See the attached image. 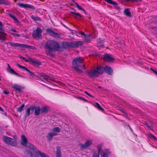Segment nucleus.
Here are the masks:
<instances>
[{
  "label": "nucleus",
  "instance_id": "f257e3e1",
  "mask_svg": "<svg viewBox=\"0 0 157 157\" xmlns=\"http://www.w3.org/2000/svg\"><path fill=\"white\" fill-rule=\"evenodd\" d=\"M44 47L48 50L46 52L47 55L51 56H54L53 52L55 51H59L60 49V47L56 41L52 40L47 41Z\"/></svg>",
  "mask_w": 157,
  "mask_h": 157
},
{
  "label": "nucleus",
  "instance_id": "f03ea898",
  "mask_svg": "<svg viewBox=\"0 0 157 157\" xmlns=\"http://www.w3.org/2000/svg\"><path fill=\"white\" fill-rule=\"evenodd\" d=\"M103 70L105 72L109 75H111L113 72L112 69L109 66H105L104 69L102 67L98 66L95 69L89 71L87 75L90 77H97L100 74H101L103 73Z\"/></svg>",
  "mask_w": 157,
  "mask_h": 157
},
{
  "label": "nucleus",
  "instance_id": "7ed1b4c3",
  "mask_svg": "<svg viewBox=\"0 0 157 157\" xmlns=\"http://www.w3.org/2000/svg\"><path fill=\"white\" fill-rule=\"evenodd\" d=\"M83 62V59L81 57L74 59L73 61L72 65L74 69L78 72H82V70L86 68L84 64H81Z\"/></svg>",
  "mask_w": 157,
  "mask_h": 157
},
{
  "label": "nucleus",
  "instance_id": "20e7f679",
  "mask_svg": "<svg viewBox=\"0 0 157 157\" xmlns=\"http://www.w3.org/2000/svg\"><path fill=\"white\" fill-rule=\"evenodd\" d=\"M40 153H42L37 150L35 147L30 149L26 150L25 152L27 157H39V155L40 156Z\"/></svg>",
  "mask_w": 157,
  "mask_h": 157
},
{
  "label": "nucleus",
  "instance_id": "39448f33",
  "mask_svg": "<svg viewBox=\"0 0 157 157\" xmlns=\"http://www.w3.org/2000/svg\"><path fill=\"white\" fill-rule=\"evenodd\" d=\"M82 42L80 41H75L74 42H65L63 44V46L64 48H76L82 45Z\"/></svg>",
  "mask_w": 157,
  "mask_h": 157
},
{
  "label": "nucleus",
  "instance_id": "423d86ee",
  "mask_svg": "<svg viewBox=\"0 0 157 157\" xmlns=\"http://www.w3.org/2000/svg\"><path fill=\"white\" fill-rule=\"evenodd\" d=\"M21 137V143L22 145L29 148V149L33 148L34 146L32 144L27 142V138L24 135H22Z\"/></svg>",
  "mask_w": 157,
  "mask_h": 157
},
{
  "label": "nucleus",
  "instance_id": "0eeeda50",
  "mask_svg": "<svg viewBox=\"0 0 157 157\" xmlns=\"http://www.w3.org/2000/svg\"><path fill=\"white\" fill-rule=\"evenodd\" d=\"M3 140L5 143L8 145L15 146L17 144L16 139H12L11 138L4 136L3 137Z\"/></svg>",
  "mask_w": 157,
  "mask_h": 157
},
{
  "label": "nucleus",
  "instance_id": "6e6552de",
  "mask_svg": "<svg viewBox=\"0 0 157 157\" xmlns=\"http://www.w3.org/2000/svg\"><path fill=\"white\" fill-rule=\"evenodd\" d=\"M41 29L39 28H37L33 33V37L35 38H39L41 36Z\"/></svg>",
  "mask_w": 157,
  "mask_h": 157
},
{
  "label": "nucleus",
  "instance_id": "1a4fd4ad",
  "mask_svg": "<svg viewBox=\"0 0 157 157\" xmlns=\"http://www.w3.org/2000/svg\"><path fill=\"white\" fill-rule=\"evenodd\" d=\"M92 140H87L84 144H79L80 148L82 149H85L89 147L92 143Z\"/></svg>",
  "mask_w": 157,
  "mask_h": 157
},
{
  "label": "nucleus",
  "instance_id": "9d476101",
  "mask_svg": "<svg viewBox=\"0 0 157 157\" xmlns=\"http://www.w3.org/2000/svg\"><path fill=\"white\" fill-rule=\"evenodd\" d=\"M7 65V70L8 72L12 74H14L19 77H23V76L18 75L13 69L12 68L9 64L8 63Z\"/></svg>",
  "mask_w": 157,
  "mask_h": 157
},
{
  "label": "nucleus",
  "instance_id": "9b49d317",
  "mask_svg": "<svg viewBox=\"0 0 157 157\" xmlns=\"http://www.w3.org/2000/svg\"><path fill=\"white\" fill-rule=\"evenodd\" d=\"M16 65L22 70L27 72L32 77L34 76V75L25 67L21 66L18 63Z\"/></svg>",
  "mask_w": 157,
  "mask_h": 157
},
{
  "label": "nucleus",
  "instance_id": "f8f14e48",
  "mask_svg": "<svg viewBox=\"0 0 157 157\" xmlns=\"http://www.w3.org/2000/svg\"><path fill=\"white\" fill-rule=\"evenodd\" d=\"M46 32L49 34L51 36L56 38L59 37V35L58 34L55 32L54 31L49 29H46Z\"/></svg>",
  "mask_w": 157,
  "mask_h": 157
},
{
  "label": "nucleus",
  "instance_id": "ddd939ff",
  "mask_svg": "<svg viewBox=\"0 0 157 157\" xmlns=\"http://www.w3.org/2000/svg\"><path fill=\"white\" fill-rule=\"evenodd\" d=\"M34 106H32L27 108L26 111V116H29L30 114H32L34 112Z\"/></svg>",
  "mask_w": 157,
  "mask_h": 157
},
{
  "label": "nucleus",
  "instance_id": "4468645a",
  "mask_svg": "<svg viewBox=\"0 0 157 157\" xmlns=\"http://www.w3.org/2000/svg\"><path fill=\"white\" fill-rule=\"evenodd\" d=\"M18 5L24 8H29L31 9H33L34 8L32 6L28 4H25L23 3H20L18 4Z\"/></svg>",
  "mask_w": 157,
  "mask_h": 157
},
{
  "label": "nucleus",
  "instance_id": "2eb2a0df",
  "mask_svg": "<svg viewBox=\"0 0 157 157\" xmlns=\"http://www.w3.org/2000/svg\"><path fill=\"white\" fill-rule=\"evenodd\" d=\"M0 31V40L2 42H4L6 40V33L2 30Z\"/></svg>",
  "mask_w": 157,
  "mask_h": 157
},
{
  "label": "nucleus",
  "instance_id": "dca6fc26",
  "mask_svg": "<svg viewBox=\"0 0 157 157\" xmlns=\"http://www.w3.org/2000/svg\"><path fill=\"white\" fill-rule=\"evenodd\" d=\"M104 59L107 62L112 61L114 60V59L108 54L104 55Z\"/></svg>",
  "mask_w": 157,
  "mask_h": 157
},
{
  "label": "nucleus",
  "instance_id": "f3484780",
  "mask_svg": "<svg viewBox=\"0 0 157 157\" xmlns=\"http://www.w3.org/2000/svg\"><path fill=\"white\" fill-rule=\"evenodd\" d=\"M34 111H35V115L38 116L40 114V112H41V109L39 106H34Z\"/></svg>",
  "mask_w": 157,
  "mask_h": 157
},
{
  "label": "nucleus",
  "instance_id": "a211bd4d",
  "mask_svg": "<svg viewBox=\"0 0 157 157\" xmlns=\"http://www.w3.org/2000/svg\"><path fill=\"white\" fill-rule=\"evenodd\" d=\"M57 134L55 132H49L47 136V139L48 140H51L53 136L57 135Z\"/></svg>",
  "mask_w": 157,
  "mask_h": 157
},
{
  "label": "nucleus",
  "instance_id": "6ab92c4d",
  "mask_svg": "<svg viewBox=\"0 0 157 157\" xmlns=\"http://www.w3.org/2000/svg\"><path fill=\"white\" fill-rule=\"evenodd\" d=\"M97 46L98 47H102L103 45L104 40L101 38L98 39L97 40Z\"/></svg>",
  "mask_w": 157,
  "mask_h": 157
},
{
  "label": "nucleus",
  "instance_id": "aec40b11",
  "mask_svg": "<svg viewBox=\"0 0 157 157\" xmlns=\"http://www.w3.org/2000/svg\"><path fill=\"white\" fill-rule=\"evenodd\" d=\"M100 111L103 112H104V110L100 105L97 102H95L93 104Z\"/></svg>",
  "mask_w": 157,
  "mask_h": 157
},
{
  "label": "nucleus",
  "instance_id": "412c9836",
  "mask_svg": "<svg viewBox=\"0 0 157 157\" xmlns=\"http://www.w3.org/2000/svg\"><path fill=\"white\" fill-rule=\"evenodd\" d=\"M102 145L101 144H99L98 145V146H97V148H98V152L99 153H100V154L101 155V154L102 153L103 151V150H107L108 151V154L109 153H110V151H109L108 149H104V150H103L101 151V148L102 147Z\"/></svg>",
  "mask_w": 157,
  "mask_h": 157
},
{
  "label": "nucleus",
  "instance_id": "4be33fe9",
  "mask_svg": "<svg viewBox=\"0 0 157 157\" xmlns=\"http://www.w3.org/2000/svg\"><path fill=\"white\" fill-rule=\"evenodd\" d=\"M60 148L59 146L57 147V151L56 152V157H61V154L60 151Z\"/></svg>",
  "mask_w": 157,
  "mask_h": 157
},
{
  "label": "nucleus",
  "instance_id": "5701e85b",
  "mask_svg": "<svg viewBox=\"0 0 157 157\" xmlns=\"http://www.w3.org/2000/svg\"><path fill=\"white\" fill-rule=\"evenodd\" d=\"M104 1L112 5L115 6H117L118 5V3L117 2L113 1L112 0H104Z\"/></svg>",
  "mask_w": 157,
  "mask_h": 157
},
{
  "label": "nucleus",
  "instance_id": "b1692460",
  "mask_svg": "<svg viewBox=\"0 0 157 157\" xmlns=\"http://www.w3.org/2000/svg\"><path fill=\"white\" fill-rule=\"evenodd\" d=\"M91 35L90 34L89 35H86L85 36H83L84 40L85 42H90V38Z\"/></svg>",
  "mask_w": 157,
  "mask_h": 157
},
{
  "label": "nucleus",
  "instance_id": "393cba45",
  "mask_svg": "<svg viewBox=\"0 0 157 157\" xmlns=\"http://www.w3.org/2000/svg\"><path fill=\"white\" fill-rule=\"evenodd\" d=\"M32 63L35 65H39L41 64V63L40 61L33 59Z\"/></svg>",
  "mask_w": 157,
  "mask_h": 157
},
{
  "label": "nucleus",
  "instance_id": "a878e982",
  "mask_svg": "<svg viewBox=\"0 0 157 157\" xmlns=\"http://www.w3.org/2000/svg\"><path fill=\"white\" fill-rule=\"evenodd\" d=\"M108 151L107 150H103L101 154V157H108Z\"/></svg>",
  "mask_w": 157,
  "mask_h": 157
},
{
  "label": "nucleus",
  "instance_id": "bb28decb",
  "mask_svg": "<svg viewBox=\"0 0 157 157\" xmlns=\"http://www.w3.org/2000/svg\"><path fill=\"white\" fill-rule=\"evenodd\" d=\"M21 48H25L28 49H34L35 48V47L33 46H31L30 45H27L25 44H21Z\"/></svg>",
  "mask_w": 157,
  "mask_h": 157
},
{
  "label": "nucleus",
  "instance_id": "cd10ccee",
  "mask_svg": "<svg viewBox=\"0 0 157 157\" xmlns=\"http://www.w3.org/2000/svg\"><path fill=\"white\" fill-rule=\"evenodd\" d=\"M7 43L10 44V45H11L12 46H15V47L19 46L21 47V44H19V43H12V42H8Z\"/></svg>",
  "mask_w": 157,
  "mask_h": 157
},
{
  "label": "nucleus",
  "instance_id": "c85d7f7f",
  "mask_svg": "<svg viewBox=\"0 0 157 157\" xmlns=\"http://www.w3.org/2000/svg\"><path fill=\"white\" fill-rule=\"evenodd\" d=\"M125 14L127 16L130 17L131 16V14L130 12L129 11L128 9H125L124 11Z\"/></svg>",
  "mask_w": 157,
  "mask_h": 157
},
{
  "label": "nucleus",
  "instance_id": "c756f323",
  "mask_svg": "<svg viewBox=\"0 0 157 157\" xmlns=\"http://www.w3.org/2000/svg\"><path fill=\"white\" fill-rule=\"evenodd\" d=\"M8 14L10 17L12 18L17 23L19 22L18 20L16 18L14 15H12L11 14L9 13H8Z\"/></svg>",
  "mask_w": 157,
  "mask_h": 157
},
{
  "label": "nucleus",
  "instance_id": "7c9ffc66",
  "mask_svg": "<svg viewBox=\"0 0 157 157\" xmlns=\"http://www.w3.org/2000/svg\"><path fill=\"white\" fill-rule=\"evenodd\" d=\"M13 88L19 91H21L22 89V87L21 86L17 84H15L13 86Z\"/></svg>",
  "mask_w": 157,
  "mask_h": 157
},
{
  "label": "nucleus",
  "instance_id": "2f4dec72",
  "mask_svg": "<svg viewBox=\"0 0 157 157\" xmlns=\"http://www.w3.org/2000/svg\"><path fill=\"white\" fill-rule=\"evenodd\" d=\"M74 6H75L77 7L78 9L82 10L84 12H85V10L83 9L77 3L75 2Z\"/></svg>",
  "mask_w": 157,
  "mask_h": 157
},
{
  "label": "nucleus",
  "instance_id": "473e14b6",
  "mask_svg": "<svg viewBox=\"0 0 157 157\" xmlns=\"http://www.w3.org/2000/svg\"><path fill=\"white\" fill-rule=\"evenodd\" d=\"M147 135H148V137L149 138H151V139L152 140H157L156 138L153 134H152L151 133H150V134H148Z\"/></svg>",
  "mask_w": 157,
  "mask_h": 157
},
{
  "label": "nucleus",
  "instance_id": "72a5a7b5",
  "mask_svg": "<svg viewBox=\"0 0 157 157\" xmlns=\"http://www.w3.org/2000/svg\"><path fill=\"white\" fill-rule=\"evenodd\" d=\"M31 17L32 18V19L34 21L40 20V18L38 16H31Z\"/></svg>",
  "mask_w": 157,
  "mask_h": 157
},
{
  "label": "nucleus",
  "instance_id": "f704fd0d",
  "mask_svg": "<svg viewBox=\"0 0 157 157\" xmlns=\"http://www.w3.org/2000/svg\"><path fill=\"white\" fill-rule=\"evenodd\" d=\"M52 131L58 133L60 132L61 129L59 127H56L53 128L52 129Z\"/></svg>",
  "mask_w": 157,
  "mask_h": 157
},
{
  "label": "nucleus",
  "instance_id": "c9c22d12",
  "mask_svg": "<svg viewBox=\"0 0 157 157\" xmlns=\"http://www.w3.org/2000/svg\"><path fill=\"white\" fill-rule=\"evenodd\" d=\"M25 106V105L23 104L21 106H20L17 109V111L18 112H20L22 111V110L24 107Z\"/></svg>",
  "mask_w": 157,
  "mask_h": 157
},
{
  "label": "nucleus",
  "instance_id": "e433bc0d",
  "mask_svg": "<svg viewBox=\"0 0 157 157\" xmlns=\"http://www.w3.org/2000/svg\"><path fill=\"white\" fill-rule=\"evenodd\" d=\"M41 112L42 113H44L47 112L48 111V109L46 107H44L41 108Z\"/></svg>",
  "mask_w": 157,
  "mask_h": 157
},
{
  "label": "nucleus",
  "instance_id": "4c0bfd02",
  "mask_svg": "<svg viewBox=\"0 0 157 157\" xmlns=\"http://www.w3.org/2000/svg\"><path fill=\"white\" fill-rule=\"evenodd\" d=\"M33 59H32L30 57H28L27 60H25V61L26 62H29L32 63Z\"/></svg>",
  "mask_w": 157,
  "mask_h": 157
},
{
  "label": "nucleus",
  "instance_id": "58836bf2",
  "mask_svg": "<svg viewBox=\"0 0 157 157\" xmlns=\"http://www.w3.org/2000/svg\"><path fill=\"white\" fill-rule=\"evenodd\" d=\"M71 13L74 15H75L76 16H78L80 17H81L82 16L81 14H80L78 13H76L73 11L71 12Z\"/></svg>",
  "mask_w": 157,
  "mask_h": 157
},
{
  "label": "nucleus",
  "instance_id": "ea45409f",
  "mask_svg": "<svg viewBox=\"0 0 157 157\" xmlns=\"http://www.w3.org/2000/svg\"><path fill=\"white\" fill-rule=\"evenodd\" d=\"M125 2L132 1V2H139L142 1V0H124Z\"/></svg>",
  "mask_w": 157,
  "mask_h": 157
},
{
  "label": "nucleus",
  "instance_id": "a19ab883",
  "mask_svg": "<svg viewBox=\"0 0 157 157\" xmlns=\"http://www.w3.org/2000/svg\"><path fill=\"white\" fill-rule=\"evenodd\" d=\"M92 157H99V155L97 152H94L93 153Z\"/></svg>",
  "mask_w": 157,
  "mask_h": 157
},
{
  "label": "nucleus",
  "instance_id": "79ce46f5",
  "mask_svg": "<svg viewBox=\"0 0 157 157\" xmlns=\"http://www.w3.org/2000/svg\"><path fill=\"white\" fill-rule=\"evenodd\" d=\"M41 157H49L46 154L43 153H40Z\"/></svg>",
  "mask_w": 157,
  "mask_h": 157
},
{
  "label": "nucleus",
  "instance_id": "37998d69",
  "mask_svg": "<svg viewBox=\"0 0 157 157\" xmlns=\"http://www.w3.org/2000/svg\"><path fill=\"white\" fill-rule=\"evenodd\" d=\"M10 34L15 36H17V37H19L20 36V35H19V34H15V33H11L10 32Z\"/></svg>",
  "mask_w": 157,
  "mask_h": 157
},
{
  "label": "nucleus",
  "instance_id": "c03bdc74",
  "mask_svg": "<svg viewBox=\"0 0 157 157\" xmlns=\"http://www.w3.org/2000/svg\"><path fill=\"white\" fill-rule=\"evenodd\" d=\"M84 92L87 95H88L90 97L94 98V96H92V95H91L90 94H89L87 92L85 91Z\"/></svg>",
  "mask_w": 157,
  "mask_h": 157
},
{
  "label": "nucleus",
  "instance_id": "a18cd8bd",
  "mask_svg": "<svg viewBox=\"0 0 157 157\" xmlns=\"http://www.w3.org/2000/svg\"><path fill=\"white\" fill-rule=\"evenodd\" d=\"M5 3V0H0V4H2Z\"/></svg>",
  "mask_w": 157,
  "mask_h": 157
},
{
  "label": "nucleus",
  "instance_id": "49530a36",
  "mask_svg": "<svg viewBox=\"0 0 157 157\" xmlns=\"http://www.w3.org/2000/svg\"><path fill=\"white\" fill-rule=\"evenodd\" d=\"M2 22L0 21V30H2Z\"/></svg>",
  "mask_w": 157,
  "mask_h": 157
},
{
  "label": "nucleus",
  "instance_id": "de8ad7c7",
  "mask_svg": "<svg viewBox=\"0 0 157 157\" xmlns=\"http://www.w3.org/2000/svg\"><path fill=\"white\" fill-rule=\"evenodd\" d=\"M10 31H11L12 32H17V30L15 29H11Z\"/></svg>",
  "mask_w": 157,
  "mask_h": 157
},
{
  "label": "nucleus",
  "instance_id": "09e8293b",
  "mask_svg": "<svg viewBox=\"0 0 157 157\" xmlns=\"http://www.w3.org/2000/svg\"><path fill=\"white\" fill-rule=\"evenodd\" d=\"M3 93L6 94H9V92H7L6 91H4L3 92Z\"/></svg>",
  "mask_w": 157,
  "mask_h": 157
},
{
  "label": "nucleus",
  "instance_id": "8fccbe9b",
  "mask_svg": "<svg viewBox=\"0 0 157 157\" xmlns=\"http://www.w3.org/2000/svg\"><path fill=\"white\" fill-rule=\"evenodd\" d=\"M119 109L120 111H122L123 113H124V111L123 110V109L122 108H119Z\"/></svg>",
  "mask_w": 157,
  "mask_h": 157
},
{
  "label": "nucleus",
  "instance_id": "3c124183",
  "mask_svg": "<svg viewBox=\"0 0 157 157\" xmlns=\"http://www.w3.org/2000/svg\"><path fill=\"white\" fill-rule=\"evenodd\" d=\"M22 36H23V37H25L26 38H29V37L28 36H26L25 35H24V34H22Z\"/></svg>",
  "mask_w": 157,
  "mask_h": 157
},
{
  "label": "nucleus",
  "instance_id": "603ef678",
  "mask_svg": "<svg viewBox=\"0 0 157 157\" xmlns=\"http://www.w3.org/2000/svg\"><path fill=\"white\" fill-rule=\"evenodd\" d=\"M151 70H152V71H153V72H154V73H155L156 75H157V71H154V70H153L152 69V68H151Z\"/></svg>",
  "mask_w": 157,
  "mask_h": 157
},
{
  "label": "nucleus",
  "instance_id": "864d4df0",
  "mask_svg": "<svg viewBox=\"0 0 157 157\" xmlns=\"http://www.w3.org/2000/svg\"><path fill=\"white\" fill-rule=\"evenodd\" d=\"M81 34L83 36H85L86 35L83 32H81Z\"/></svg>",
  "mask_w": 157,
  "mask_h": 157
},
{
  "label": "nucleus",
  "instance_id": "5fc2aeb1",
  "mask_svg": "<svg viewBox=\"0 0 157 157\" xmlns=\"http://www.w3.org/2000/svg\"><path fill=\"white\" fill-rule=\"evenodd\" d=\"M0 111L3 112L4 110L0 106Z\"/></svg>",
  "mask_w": 157,
  "mask_h": 157
},
{
  "label": "nucleus",
  "instance_id": "6e6d98bb",
  "mask_svg": "<svg viewBox=\"0 0 157 157\" xmlns=\"http://www.w3.org/2000/svg\"><path fill=\"white\" fill-rule=\"evenodd\" d=\"M21 58L22 59H23L25 60H25H27V59H26L25 57H22V56H21Z\"/></svg>",
  "mask_w": 157,
  "mask_h": 157
},
{
  "label": "nucleus",
  "instance_id": "4d7b16f0",
  "mask_svg": "<svg viewBox=\"0 0 157 157\" xmlns=\"http://www.w3.org/2000/svg\"><path fill=\"white\" fill-rule=\"evenodd\" d=\"M80 99H82V100H84V101H87V100H86V99H85L83 98H82H82H80Z\"/></svg>",
  "mask_w": 157,
  "mask_h": 157
},
{
  "label": "nucleus",
  "instance_id": "13d9d810",
  "mask_svg": "<svg viewBox=\"0 0 157 157\" xmlns=\"http://www.w3.org/2000/svg\"><path fill=\"white\" fill-rule=\"evenodd\" d=\"M80 99H82V100H84V101H87V100H86V99H85L83 98H82H82H80Z\"/></svg>",
  "mask_w": 157,
  "mask_h": 157
},
{
  "label": "nucleus",
  "instance_id": "bf43d9fd",
  "mask_svg": "<svg viewBox=\"0 0 157 157\" xmlns=\"http://www.w3.org/2000/svg\"><path fill=\"white\" fill-rule=\"evenodd\" d=\"M124 40H121V43H124Z\"/></svg>",
  "mask_w": 157,
  "mask_h": 157
},
{
  "label": "nucleus",
  "instance_id": "052dcab7",
  "mask_svg": "<svg viewBox=\"0 0 157 157\" xmlns=\"http://www.w3.org/2000/svg\"><path fill=\"white\" fill-rule=\"evenodd\" d=\"M148 127L150 128V129L151 130H153V129L151 127H150L149 126H148Z\"/></svg>",
  "mask_w": 157,
  "mask_h": 157
},
{
  "label": "nucleus",
  "instance_id": "680f3d73",
  "mask_svg": "<svg viewBox=\"0 0 157 157\" xmlns=\"http://www.w3.org/2000/svg\"><path fill=\"white\" fill-rule=\"evenodd\" d=\"M45 79H47V78H48V77H47V76H45Z\"/></svg>",
  "mask_w": 157,
  "mask_h": 157
},
{
  "label": "nucleus",
  "instance_id": "e2e57ef3",
  "mask_svg": "<svg viewBox=\"0 0 157 157\" xmlns=\"http://www.w3.org/2000/svg\"><path fill=\"white\" fill-rule=\"evenodd\" d=\"M74 16L76 18V16Z\"/></svg>",
  "mask_w": 157,
  "mask_h": 157
}]
</instances>
